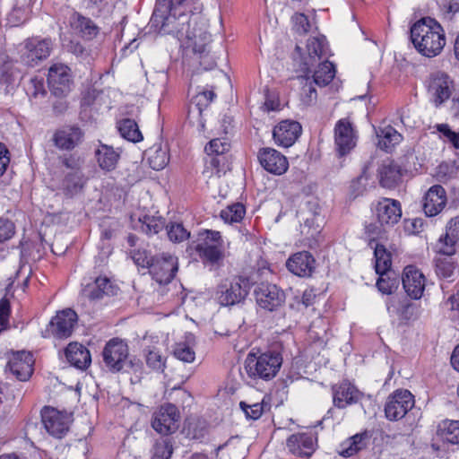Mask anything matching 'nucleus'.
<instances>
[{"mask_svg": "<svg viewBox=\"0 0 459 459\" xmlns=\"http://www.w3.org/2000/svg\"><path fill=\"white\" fill-rule=\"evenodd\" d=\"M308 31L299 30V39L294 53V60L299 62V71L306 74L312 73L322 58L331 55L325 36L320 33L309 35Z\"/></svg>", "mask_w": 459, "mask_h": 459, "instance_id": "1", "label": "nucleus"}, {"mask_svg": "<svg viewBox=\"0 0 459 459\" xmlns=\"http://www.w3.org/2000/svg\"><path fill=\"white\" fill-rule=\"evenodd\" d=\"M282 360L281 351L275 349L268 350L258 356L251 352L245 359V369L253 379L269 381L278 374Z\"/></svg>", "mask_w": 459, "mask_h": 459, "instance_id": "2", "label": "nucleus"}, {"mask_svg": "<svg viewBox=\"0 0 459 459\" xmlns=\"http://www.w3.org/2000/svg\"><path fill=\"white\" fill-rule=\"evenodd\" d=\"M252 283L249 278L234 275L225 278L217 285L215 297L221 306H234L246 300Z\"/></svg>", "mask_w": 459, "mask_h": 459, "instance_id": "3", "label": "nucleus"}, {"mask_svg": "<svg viewBox=\"0 0 459 459\" xmlns=\"http://www.w3.org/2000/svg\"><path fill=\"white\" fill-rule=\"evenodd\" d=\"M195 250L204 265L219 268L223 264L225 255L219 231L206 230L200 232Z\"/></svg>", "mask_w": 459, "mask_h": 459, "instance_id": "4", "label": "nucleus"}, {"mask_svg": "<svg viewBox=\"0 0 459 459\" xmlns=\"http://www.w3.org/2000/svg\"><path fill=\"white\" fill-rule=\"evenodd\" d=\"M410 39L419 53L427 57L437 56L446 45L439 30H410Z\"/></svg>", "mask_w": 459, "mask_h": 459, "instance_id": "5", "label": "nucleus"}, {"mask_svg": "<svg viewBox=\"0 0 459 459\" xmlns=\"http://www.w3.org/2000/svg\"><path fill=\"white\" fill-rule=\"evenodd\" d=\"M146 264L152 278L160 284L169 283L178 270V258L168 253L152 256Z\"/></svg>", "mask_w": 459, "mask_h": 459, "instance_id": "6", "label": "nucleus"}, {"mask_svg": "<svg viewBox=\"0 0 459 459\" xmlns=\"http://www.w3.org/2000/svg\"><path fill=\"white\" fill-rule=\"evenodd\" d=\"M257 306L266 311L273 312L281 308L286 300L284 291L276 284L262 281L254 289Z\"/></svg>", "mask_w": 459, "mask_h": 459, "instance_id": "7", "label": "nucleus"}, {"mask_svg": "<svg viewBox=\"0 0 459 459\" xmlns=\"http://www.w3.org/2000/svg\"><path fill=\"white\" fill-rule=\"evenodd\" d=\"M77 314L71 308L57 312L48 323L43 337L54 336L59 339L69 337L77 323Z\"/></svg>", "mask_w": 459, "mask_h": 459, "instance_id": "8", "label": "nucleus"}, {"mask_svg": "<svg viewBox=\"0 0 459 459\" xmlns=\"http://www.w3.org/2000/svg\"><path fill=\"white\" fill-rule=\"evenodd\" d=\"M129 350L126 342L113 338L109 340L103 351L102 359L107 368L113 372L121 371L127 362Z\"/></svg>", "mask_w": 459, "mask_h": 459, "instance_id": "9", "label": "nucleus"}, {"mask_svg": "<svg viewBox=\"0 0 459 459\" xmlns=\"http://www.w3.org/2000/svg\"><path fill=\"white\" fill-rule=\"evenodd\" d=\"M413 406L414 399L410 391L396 390L387 398L385 405V417L389 420H401Z\"/></svg>", "mask_w": 459, "mask_h": 459, "instance_id": "10", "label": "nucleus"}, {"mask_svg": "<svg viewBox=\"0 0 459 459\" xmlns=\"http://www.w3.org/2000/svg\"><path fill=\"white\" fill-rule=\"evenodd\" d=\"M185 49V56H195L208 48L211 35L207 30H171Z\"/></svg>", "mask_w": 459, "mask_h": 459, "instance_id": "11", "label": "nucleus"}, {"mask_svg": "<svg viewBox=\"0 0 459 459\" xmlns=\"http://www.w3.org/2000/svg\"><path fill=\"white\" fill-rule=\"evenodd\" d=\"M34 359L30 351H19L7 354L5 371L20 381H27L33 373Z\"/></svg>", "mask_w": 459, "mask_h": 459, "instance_id": "12", "label": "nucleus"}, {"mask_svg": "<svg viewBox=\"0 0 459 459\" xmlns=\"http://www.w3.org/2000/svg\"><path fill=\"white\" fill-rule=\"evenodd\" d=\"M41 420L48 433L56 438H62L67 433L71 422V417L66 412L53 407H44Z\"/></svg>", "mask_w": 459, "mask_h": 459, "instance_id": "13", "label": "nucleus"}, {"mask_svg": "<svg viewBox=\"0 0 459 459\" xmlns=\"http://www.w3.org/2000/svg\"><path fill=\"white\" fill-rule=\"evenodd\" d=\"M48 82L52 94L56 97L65 96L70 92L72 85L70 68L61 63L54 64L48 70Z\"/></svg>", "mask_w": 459, "mask_h": 459, "instance_id": "14", "label": "nucleus"}, {"mask_svg": "<svg viewBox=\"0 0 459 459\" xmlns=\"http://www.w3.org/2000/svg\"><path fill=\"white\" fill-rule=\"evenodd\" d=\"M179 412L172 403L162 405L154 414L152 426L160 434L169 435L178 427Z\"/></svg>", "mask_w": 459, "mask_h": 459, "instance_id": "15", "label": "nucleus"}, {"mask_svg": "<svg viewBox=\"0 0 459 459\" xmlns=\"http://www.w3.org/2000/svg\"><path fill=\"white\" fill-rule=\"evenodd\" d=\"M52 41L49 39L31 38L24 41L22 60L30 66L49 56L52 50Z\"/></svg>", "mask_w": 459, "mask_h": 459, "instance_id": "16", "label": "nucleus"}, {"mask_svg": "<svg viewBox=\"0 0 459 459\" xmlns=\"http://www.w3.org/2000/svg\"><path fill=\"white\" fill-rule=\"evenodd\" d=\"M356 139L351 123L346 118L340 119L334 127V143L339 155L349 153L355 147Z\"/></svg>", "mask_w": 459, "mask_h": 459, "instance_id": "17", "label": "nucleus"}, {"mask_svg": "<svg viewBox=\"0 0 459 459\" xmlns=\"http://www.w3.org/2000/svg\"><path fill=\"white\" fill-rule=\"evenodd\" d=\"M257 158L261 166L272 174L281 175L288 169L289 162L287 158L273 148L260 149Z\"/></svg>", "mask_w": 459, "mask_h": 459, "instance_id": "18", "label": "nucleus"}, {"mask_svg": "<svg viewBox=\"0 0 459 459\" xmlns=\"http://www.w3.org/2000/svg\"><path fill=\"white\" fill-rule=\"evenodd\" d=\"M333 405L344 409L357 403L363 396L362 393L349 381H342L332 387Z\"/></svg>", "mask_w": 459, "mask_h": 459, "instance_id": "19", "label": "nucleus"}, {"mask_svg": "<svg viewBox=\"0 0 459 459\" xmlns=\"http://www.w3.org/2000/svg\"><path fill=\"white\" fill-rule=\"evenodd\" d=\"M301 131L302 128L299 122L284 120L274 126L273 137L278 146L287 148L294 144Z\"/></svg>", "mask_w": 459, "mask_h": 459, "instance_id": "20", "label": "nucleus"}, {"mask_svg": "<svg viewBox=\"0 0 459 459\" xmlns=\"http://www.w3.org/2000/svg\"><path fill=\"white\" fill-rule=\"evenodd\" d=\"M183 65L187 75L192 77L195 74L213 69L216 66V60L214 55L206 48L195 56H184Z\"/></svg>", "mask_w": 459, "mask_h": 459, "instance_id": "21", "label": "nucleus"}, {"mask_svg": "<svg viewBox=\"0 0 459 459\" xmlns=\"http://www.w3.org/2000/svg\"><path fill=\"white\" fill-rule=\"evenodd\" d=\"M316 438L310 433H296L290 436L286 446L290 453L299 457L309 458L316 450Z\"/></svg>", "mask_w": 459, "mask_h": 459, "instance_id": "22", "label": "nucleus"}, {"mask_svg": "<svg viewBox=\"0 0 459 459\" xmlns=\"http://www.w3.org/2000/svg\"><path fill=\"white\" fill-rule=\"evenodd\" d=\"M451 85L452 82L449 76L444 73L437 72L430 75L428 91L436 106L442 104L450 98Z\"/></svg>", "mask_w": 459, "mask_h": 459, "instance_id": "23", "label": "nucleus"}, {"mask_svg": "<svg viewBox=\"0 0 459 459\" xmlns=\"http://www.w3.org/2000/svg\"><path fill=\"white\" fill-rule=\"evenodd\" d=\"M403 286L407 293L413 299L421 298L425 289V276L413 265H408L403 270L402 278Z\"/></svg>", "mask_w": 459, "mask_h": 459, "instance_id": "24", "label": "nucleus"}, {"mask_svg": "<svg viewBox=\"0 0 459 459\" xmlns=\"http://www.w3.org/2000/svg\"><path fill=\"white\" fill-rule=\"evenodd\" d=\"M376 215L382 226H393L402 217L401 204L397 200L384 198L379 201L376 207Z\"/></svg>", "mask_w": 459, "mask_h": 459, "instance_id": "25", "label": "nucleus"}, {"mask_svg": "<svg viewBox=\"0 0 459 459\" xmlns=\"http://www.w3.org/2000/svg\"><path fill=\"white\" fill-rule=\"evenodd\" d=\"M316 260L307 251L298 252L286 262L288 270L293 274L305 277L310 276L315 269Z\"/></svg>", "mask_w": 459, "mask_h": 459, "instance_id": "26", "label": "nucleus"}, {"mask_svg": "<svg viewBox=\"0 0 459 459\" xmlns=\"http://www.w3.org/2000/svg\"><path fill=\"white\" fill-rule=\"evenodd\" d=\"M446 204L445 189L436 185L431 186L424 196L423 210L427 216L432 217L438 214Z\"/></svg>", "mask_w": 459, "mask_h": 459, "instance_id": "27", "label": "nucleus"}, {"mask_svg": "<svg viewBox=\"0 0 459 459\" xmlns=\"http://www.w3.org/2000/svg\"><path fill=\"white\" fill-rule=\"evenodd\" d=\"M174 0H156L155 8L151 18V29H165L172 25L175 16L171 15Z\"/></svg>", "mask_w": 459, "mask_h": 459, "instance_id": "28", "label": "nucleus"}, {"mask_svg": "<svg viewBox=\"0 0 459 459\" xmlns=\"http://www.w3.org/2000/svg\"><path fill=\"white\" fill-rule=\"evenodd\" d=\"M85 185V178L81 169H75L65 174L57 186V189L69 198L81 193Z\"/></svg>", "mask_w": 459, "mask_h": 459, "instance_id": "29", "label": "nucleus"}, {"mask_svg": "<svg viewBox=\"0 0 459 459\" xmlns=\"http://www.w3.org/2000/svg\"><path fill=\"white\" fill-rule=\"evenodd\" d=\"M65 354L67 361L79 369L87 368L91 362L89 350L78 342L69 343L65 348Z\"/></svg>", "mask_w": 459, "mask_h": 459, "instance_id": "30", "label": "nucleus"}, {"mask_svg": "<svg viewBox=\"0 0 459 459\" xmlns=\"http://www.w3.org/2000/svg\"><path fill=\"white\" fill-rule=\"evenodd\" d=\"M459 240V216L450 219L446 226L445 236L439 238L440 252L446 255L455 253V245Z\"/></svg>", "mask_w": 459, "mask_h": 459, "instance_id": "31", "label": "nucleus"}, {"mask_svg": "<svg viewBox=\"0 0 459 459\" xmlns=\"http://www.w3.org/2000/svg\"><path fill=\"white\" fill-rule=\"evenodd\" d=\"M82 137L81 129L71 126L57 130L53 136V141L59 149L72 150L81 142Z\"/></svg>", "mask_w": 459, "mask_h": 459, "instance_id": "32", "label": "nucleus"}, {"mask_svg": "<svg viewBox=\"0 0 459 459\" xmlns=\"http://www.w3.org/2000/svg\"><path fill=\"white\" fill-rule=\"evenodd\" d=\"M378 177L382 186L393 188L401 180V168L394 160H385L378 169Z\"/></svg>", "mask_w": 459, "mask_h": 459, "instance_id": "33", "label": "nucleus"}, {"mask_svg": "<svg viewBox=\"0 0 459 459\" xmlns=\"http://www.w3.org/2000/svg\"><path fill=\"white\" fill-rule=\"evenodd\" d=\"M116 287L107 277H99L91 284H88L82 290V294L90 299H100L105 295H114Z\"/></svg>", "mask_w": 459, "mask_h": 459, "instance_id": "34", "label": "nucleus"}, {"mask_svg": "<svg viewBox=\"0 0 459 459\" xmlns=\"http://www.w3.org/2000/svg\"><path fill=\"white\" fill-rule=\"evenodd\" d=\"M98 164L102 170L112 171L119 160V153L112 146L100 144L95 152Z\"/></svg>", "mask_w": 459, "mask_h": 459, "instance_id": "35", "label": "nucleus"}, {"mask_svg": "<svg viewBox=\"0 0 459 459\" xmlns=\"http://www.w3.org/2000/svg\"><path fill=\"white\" fill-rule=\"evenodd\" d=\"M84 30H65L60 33V39L63 47L69 52L76 55L82 56L85 52V48L82 43L81 33Z\"/></svg>", "mask_w": 459, "mask_h": 459, "instance_id": "36", "label": "nucleus"}, {"mask_svg": "<svg viewBox=\"0 0 459 459\" xmlns=\"http://www.w3.org/2000/svg\"><path fill=\"white\" fill-rule=\"evenodd\" d=\"M305 225L314 228L316 232L325 222V217L321 214L319 202L316 198H311L306 203Z\"/></svg>", "mask_w": 459, "mask_h": 459, "instance_id": "37", "label": "nucleus"}, {"mask_svg": "<svg viewBox=\"0 0 459 459\" xmlns=\"http://www.w3.org/2000/svg\"><path fill=\"white\" fill-rule=\"evenodd\" d=\"M62 14L65 18L64 24L71 29H99L90 18L68 7L62 10Z\"/></svg>", "mask_w": 459, "mask_h": 459, "instance_id": "38", "label": "nucleus"}, {"mask_svg": "<svg viewBox=\"0 0 459 459\" xmlns=\"http://www.w3.org/2000/svg\"><path fill=\"white\" fill-rule=\"evenodd\" d=\"M183 431L188 438L201 440L207 434V421L201 418H189L186 420Z\"/></svg>", "mask_w": 459, "mask_h": 459, "instance_id": "39", "label": "nucleus"}, {"mask_svg": "<svg viewBox=\"0 0 459 459\" xmlns=\"http://www.w3.org/2000/svg\"><path fill=\"white\" fill-rule=\"evenodd\" d=\"M437 435L443 441L457 445L459 444V420H445L437 426Z\"/></svg>", "mask_w": 459, "mask_h": 459, "instance_id": "40", "label": "nucleus"}, {"mask_svg": "<svg viewBox=\"0 0 459 459\" xmlns=\"http://www.w3.org/2000/svg\"><path fill=\"white\" fill-rule=\"evenodd\" d=\"M29 0H17L13 10L7 17L8 24L11 28L22 26L29 19L30 7Z\"/></svg>", "mask_w": 459, "mask_h": 459, "instance_id": "41", "label": "nucleus"}, {"mask_svg": "<svg viewBox=\"0 0 459 459\" xmlns=\"http://www.w3.org/2000/svg\"><path fill=\"white\" fill-rule=\"evenodd\" d=\"M367 439L368 435L366 433L354 435L341 445L339 454L343 457L354 455L366 447Z\"/></svg>", "mask_w": 459, "mask_h": 459, "instance_id": "42", "label": "nucleus"}, {"mask_svg": "<svg viewBox=\"0 0 459 459\" xmlns=\"http://www.w3.org/2000/svg\"><path fill=\"white\" fill-rule=\"evenodd\" d=\"M377 136L378 137V146L386 152H389L403 139L402 134L392 126L379 128L377 131Z\"/></svg>", "mask_w": 459, "mask_h": 459, "instance_id": "43", "label": "nucleus"}, {"mask_svg": "<svg viewBox=\"0 0 459 459\" xmlns=\"http://www.w3.org/2000/svg\"><path fill=\"white\" fill-rule=\"evenodd\" d=\"M147 367L156 372H163L166 368V357L159 348L148 346L143 350Z\"/></svg>", "mask_w": 459, "mask_h": 459, "instance_id": "44", "label": "nucleus"}, {"mask_svg": "<svg viewBox=\"0 0 459 459\" xmlns=\"http://www.w3.org/2000/svg\"><path fill=\"white\" fill-rule=\"evenodd\" d=\"M335 75V67L333 63L325 60L318 64V67L314 71L313 78L316 84L320 87L329 84Z\"/></svg>", "mask_w": 459, "mask_h": 459, "instance_id": "45", "label": "nucleus"}, {"mask_svg": "<svg viewBox=\"0 0 459 459\" xmlns=\"http://www.w3.org/2000/svg\"><path fill=\"white\" fill-rule=\"evenodd\" d=\"M375 269L378 275H385L391 273V254L386 251L383 245H377L374 251Z\"/></svg>", "mask_w": 459, "mask_h": 459, "instance_id": "46", "label": "nucleus"}, {"mask_svg": "<svg viewBox=\"0 0 459 459\" xmlns=\"http://www.w3.org/2000/svg\"><path fill=\"white\" fill-rule=\"evenodd\" d=\"M121 136L130 142L137 143L143 140L142 133L136 122L130 118L121 120L117 126Z\"/></svg>", "mask_w": 459, "mask_h": 459, "instance_id": "47", "label": "nucleus"}, {"mask_svg": "<svg viewBox=\"0 0 459 459\" xmlns=\"http://www.w3.org/2000/svg\"><path fill=\"white\" fill-rule=\"evenodd\" d=\"M215 94L212 91H202L193 96L189 107V115L196 113L201 117L203 110L212 101Z\"/></svg>", "mask_w": 459, "mask_h": 459, "instance_id": "48", "label": "nucleus"}, {"mask_svg": "<svg viewBox=\"0 0 459 459\" xmlns=\"http://www.w3.org/2000/svg\"><path fill=\"white\" fill-rule=\"evenodd\" d=\"M20 72L15 69L12 61H6L0 65V83L4 84L6 89L13 87L20 80Z\"/></svg>", "mask_w": 459, "mask_h": 459, "instance_id": "49", "label": "nucleus"}, {"mask_svg": "<svg viewBox=\"0 0 459 459\" xmlns=\"http://www.w3.org/2000/svg\"><path fill=\"white\" fill-rule=\"evenodd\" d=\"M165 227V221L161 217L144 215L139 219L140 230L147 235L159 233Z\"/></svg>", "mask_w": 459, "mask_h": 459, "instance_id": "50", "label": "nucleus"}, {"mask_svg": "<svg viewBox=\"0 0 459 459\" xmlns=\"http://www.w3.org/2000/svg\"><path fill=\"white\" fill-rule=\"evenodd\" d=\"M246 213L245 206L237 203L229 205L221 212V218L227 223L239 222Z\"/></svg>", "mask_w": 459, "mask_h": 459, "instance_id": "51", "label": "nucleus"}, {"mask_svg": "<svg viewBox=\"0 0 459 459\" xmlns=\"http://www.w3.org/2000/svg\"><path fill=\"white\" fill-rule=\"evenodd\" d=\"M117 0H85V6L92 15H103L111 12Z\"/></svg>", "mask_w": 459, "mask_h": 459, "instance_id": "52", "label": "nucleus"}, {"mask_svg": "<svg viewBox=\"0 0 459 459\" xmlns=\"http://www.w3.org/2000/svg\"><path fill=\"white\" fill-rule=\"evenodd\" d=\"M165 227L169 240L174 243H180L190 237V232L181 222H169Z\"/></svg>", "mask_w": 459, "mask_h": 459, "instance_id": "53", "label": "nucleus"}, {"mask_svg": "<svg viewBox=\"0 0 459 459\" xmlns=\"http://www.w3.org/2000/svg\"><path fill=\"white\" fill-rule=\"evenodd\" d=\"M173 453L172 444L168 438L157 439L152 449V459H169Z\"/></svg>", "mask_w": 459, "mask_h": 459, "instance_id": "54", "label": "nucleus"}, {"mask_svg": "<svg viewBox=\"0 0 459 459\" xmlns=\"http://www.w3.org/2000/svg\"><path fill=\"white\" fill-rule=\"evenodd\" d=\"M26 92L31 99L38 100L44 98L47 94L44 79L37 76L30 78L26 87Z\"/></svg>", "mask_w": 459, "mask_h": 459, "instance_id": "55", "label": "nucleus"}, {"mask_svg": "<svg viewBox=\"0 0 459 459\" xmlns=\"http://www.w3.org/2000/svg\"><path fill=\"white\" fill-rule=\"evenodd\" d=\"M290 22L293 29H317L315 15L309 17L303 13H295Z\"/></svg>", "mask_w": 459, "mask_h": 459, "instance_id": "56", "label": "nucleus"}, {"mask_svg": "<svg viewBox=\"0 0 459 459\" xmlns=\"http://www.w3.org/2000/svg\"><path fill=\"white\" fill-rule=\"evenodd\" d=\"M230 149V143L226 138H215L209 142L208 145L205 146V152L207 154L221 155L229 152Z\"/></svg>", "mask_w": 459, "mask_h": 459, "instance_id": "57", "label": "nucleus"}, {"mask_svg": "<svg viewBox=\"0 0 459 459\" xmlns=\"http://www.w3.org/2000/svg\"><path fill=\"white\" fill-rule=\"evenodd\" d=\"M169 155L166 150L158 148L148 158L151 168L154 170H160L164 169L169 163Z\"/></svg>", "mask_w": 459, "mask_h": 459, "instance_id": "58", "label": "nucleus"}, {"mask_svg": "<svg viewBox=\"0 0 459 459\" xmlns=\"http://www.w3.org/2000/svg\"><path fill=\"white\" fill-rule=\"evenodd\" d=\"M398 286L396 278H391L390 273L385 275H379L377 281V287L384 294H391Z\"/></svg>", "mask_w": 459, "mask_h": 459, "instance_id": "59", "label": "nucleus"}, {"mask_svg": "<svg viewBox=\"0 0 459 459\" xmlns=\"http://www.w3.org/2000/svg\"><path fill=\"white\" fill-rule=\"evenodd\" d=\"M174 356L186 363L193 362L195 358V351L186 343H178L174 349Z\"/></svg>", "mask_w": 459, "mask_h": 459, "instance_id": "60", "label": "nucleus"}, {"mask_svg": "<svg viewBox=\"0 0 459 459\" xmlns=\"http://www.w3.org/2000/svg\"><path fill=\"white\" fill-rule=\"evenodd\" d=\"M239 406L245 412L247 418L251 420L259 419L264 411V405L261 403L247 404L246 402H240Z\"/></svg>", "mask_w": 459, "mask_h": 459, "instance_id": "61", "label": "nucleus"}, {"mask_svg": "<svg viewBox=\"0 0 459 459\" xmlns=\"http://www.w3.org/2000/svg\"><path fill=\"white\" fill-rule=\"evenodd\" d=\"M436 127L446 141L450 142L455 149H459L458 133L452 131L447 124H438Z\"/></svg>", "mask_w": 459, "mask_h": 459, "instance_id": "62", "label": "nucleus"}, {"mask_svg": "<svg viewBox=\"0 0 459 459\" xmlns=\"http://www.w3.org/2000/svg\"><path fill=\"white\" fill-rule=\"evenodd\" d=\"M30 272L31 270L29 266L21 265L19 269L16 271L14 278H9V280L11 281L9 285H13L15 281H17L18 285L22 284L23 288L27 287Z\"/></svg>", "mask_w": 459, "mask_h": 459, "instance_id": "63", "label": "nucleus"}, {"mask_svg": "<svg viewBox=\"0 0 459 459\" xmlns=\"http://www.w3.org/2000/svg\"><path fill=\"white\" fill-rule=\"evenodd\" d=\"M10 303L4 299L0 301V333L9 328Z\"/></svg>", "mask_w": 459, "mask_h": 459, "instance_id": "64", "label": "nucleus"}]
</instances>
